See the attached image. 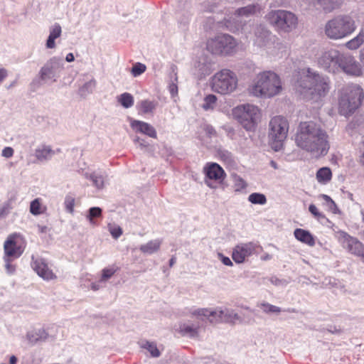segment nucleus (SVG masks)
<instances>
[{
  "label": "nucleus",
  "mask_w": 364,
  "mask_h": 364,
  "mask_svg": "<svg viewBox=\"0 0 364 364\" xmlns=\"http://www.w3.org/2000/svg\"><path fill=\"white\" fill-rule=\"evenodd\" d=\"M296 145L316 156L326 155L329 149V136L321 125L309 121L299 124L295 137Z\"/></svg>",
  "instance_id": "f257e3e1"
},
{
  "label": "nucleus",
  "mask_w": 364,
  "mask_h": 364,
  "mask_svg": "<svg viewBox=\"0 0 364 364\" xmlns=\"http://www.w3.org/2000/svg\"><path fill=\"white\" fill-rule=\"evenodd\" d=\"M296 90L307 99L325 96L330 89L328 77L316 75L310 70H299L292 79Z\"/></svg>",
  "instance_id": "f03ea898"
},
{
  "label": "nucleus",
  "mask_w": 364,
  "mask_h": 364,
  "mask_svg": "<svg viewBox=\"0 0 364 364\" xmlns=\"http://www.w3.org/2000/svg\"><path fill=\"white\" fill-rule=\"evenodd\" d=\"M283 90L280 77L269 70L259 73L248 87L250 95L262 98H272Z\"/></svg>",
  "instance_id": "7ed1b4c3"
},
{
  "label": "nucleus",
  "mask_w": 364,
  "mask_h": 364,
  "mask_svg": "<svg viewBox=\"0 0 364 364\" xmlns=\"http://www.w3.org/2000/svg\"><path fill=\"white\" fill-rule=\"evenodd\" d=\"M363 97V90L359 85H353L344 88L339 99L340 114L347 116L355 112L361 105Z\"/></svg>",
  "instance_id": "20e7f679"
},
{
  "label": "nucleus",
  "mask_w": 364,
  "mask_h": 364,
  "mask_svg": "<svg viewBox=\"0 0 364 364\" xmlns=\"http://www.w3.org/2000/svg\"><path fill=\"white\" fill-rule=\"evenodd\" d=\"M355 29V21L351 17L340 16L327 22L325 33L328 38L337 40L350 35Z\"/></svg>",
  "instance_id": "39448f33"
},
{
  "label": "nucleus",
  "mask_w": 364,
  "mask_h": 364,
  "mask_svg": "<svg viewBox=\"0 0 364 364\" xmlns=\"http://www.w3.org/2000/svg\"><path fill=\"white\" fill-rule=\"evenodd\" d=\"M238 43L229 34H219L207 42V50L214 55L228 56L237 50Z\"/></svg>",
  "instance_id": "423d86ee"
},
{
  "label": "nucleus",
  "mask_w": 364,
  "mask_h": 364,
  "mask_svg": "<svg viewBox=\"0 0 364 364\" xmlns=\"http://www.w3.org/2000/svg\"><path fill=\"white\" fill-rule=\"evenodd\" d=\"M232 114L242 127L247 131L255 129L260 117L259 109L250 104L238 105L233 108Z\"/></svg>",
  "instance_id": "0eeeda50"
},
{
  "label": "nucleus",
  "mask_w": 364,
  "mask_h": 364,
  "mask_svg": "<svg viewBox=\"0 0 364 364\" xmlns=\"http://www.w3.org/2000/svg\"><path fill=\"white\" fill-rule=\"evenodd\" d=\"M289 132L288 120L282 116H275L269 123V138L272 147L274 151H279L283 146V142L287 137Z\"/></svg>",
  "instance_id": "6e6552de"
},
{
  "label": "nucleus",
  "mask_w": 364,
  "mask_h": 364,
  "mask_svg": "<svg viewBox=\"0 0 364 364\" xmlns=\"http://www.w3.org/2000/svg\"><path fill=\"white\" fill-rule=\"evenodd\" d=\"M318 64L325 68H355L357 66L353 56L340 53L336 50L323 53Z\"/></svg>",
  "instance_id": "1a4fd4ad"
},
{
  "label": "nucleus",
  "mask_w": 364,
  "mask_h": 364,
  "mask_svg": "<svg viewBox=\"0 0 364 364\" xmlns=\"http://www.w3.org/2000/svg\"><path fill=\"white\" fill-rule=\"evenodd\" d=\"M237 85V76L230 70H220L212 78L213 90L223 95L233 92Z\"/></svg>",
  "instance_id": "9d476101"
},
{
  "label": "nucleus",
  "mask_w": 364,
  "mask_h": 364,
  "mask_svg": "<svg viewBox=\"0 0 364 364\" xmlns=\"http://www.w3.org/2000/svg\"><path fill=\"white\" fill-rule=\"evenodd\" d=\"M268 21L278 29L289 32L297 24V18L289 11H272L267 15Z\"/></svg>",
  "instance_id": "9b49d317"
},
{
  "label": "nucleus",
  "mask_w": 364,
  "mask_h": 364,
  "mask_svg": "<svg viewBox=\"0 0 364 364\" xmlns=\"http://www.w3.org/2000/svg\"><path fill=\"white\" fill-rule=\"evenodd\" d=\"M205 183L210 188L215 189L221 185L225 178L224 170L218 164H207L203 168Z\"/></svg>",
  "instance_id": "f8f14e48"
},
{
  "label": "nucleus",
  "mask_w": 364,
  "mask_h": 364,
  "mask_svg": "<svg viewBox=\"0 0 364 364\" xmlns=\"http://www.w3.org/2000/svg\"><path fill=\"white\" fill-rule=\"evenodd\" d=\"M24 247L25 242L20 235H10L4 245V256L17 259L23 254Z\"/></svg>",
  "instance_id": "ddd939ff"
},
{
  "label": "nucleus",
  "mask_w": 364,
  "mask_h": 364,
  "mask_svg": "<svg viewBox=\"0 0 364 364\" xmlns=\"http://www.w3.org/2000/svg\"><path fill=\"white\" fill-rule=\"evenodd\" d=\"M338 240L350 253L364 259V245L356 238L353 237L345 232H339Z\"/></svg>",
  "instance_id": "4468645a"
},
{
  "label": "nucleus",
  "mask_w": 364,
  "mask_h": 364,
  "mask_svg": "<svg viewBox=\"0 0 364 364\" xmlns=\"http://www.w3.org/2000/svg\"><path fill=\"white\" fill-rule=\"evenodd\" d=\"M259 246L253 242L237 245L232 251V257L236 263H242L245 259L256 252Z\"/></svg>",
  "instance_id": "2eb2a0df"
},
{
  "label": "nucleus",
  "mask_w": 364,
  "mask_h": 364,
  "mask_svg": "<svg viewBox=\"0 0 364 364\" xmlns=\"http://www.w3.org/2000/svg\"><path fill=\"white\" fill-rule=\"evenodd\" d=\"M193 316L201 320L207 319L211 323L222 322L223 310L210 308L198 309L191 312Z\"/></svg>",
  "instance_id": "dca6fc26"
},
{
  "label": "nucleus",
  "mask_w": 364,
  "mask_h": 364,
  "mask_svg": "<svg viewBox=\"0 0 364 364\" xmlns=\"http://www.w3.org/2000/svg\"><path fill=\"white\" fill-rule=\"evenodd\" d=\"M32 267L39 277L45 280L56 279V275L42 259H37L32 262Z\"/></svg>",
  "instance_id": "f3484780"
},
{
  "label": "nucleus",
  "mask_w": 364,
  "mask_h": 364,
  "mask_svg": "<svg viewBox=\"0 0 364 364\" xmlns=\"http://www.w3.org/2000/svg\"><path fill=\"white\" fill-rule=\"evenodd\" d=\"M55 70H41L39 76L33 81L31 86L35 90L39 85L51 83L55 81Z\"/></svg>",
  "instance_id": "a211bd4d"
},
{
  "label": "nucleus",
  "mask_w": 364,
  "mask_h": 364,
  "mask_svg": "<svg viewBox=\"0 0 364 364\" xmlns=\"http://www.w3.org/2000/svg\"><path fill=\"white\" fill-rule=\"evenodd\" d=\"M131 126L136 131L144 134L150 137L156 139L157 136L156 132L154 127L146 122L134 120L132 122Z\"/></svg>",
  "instance_id": "6ab92c4d"
},
{
  "label": "nucleus",
  "mask_w": 364,
  "mask_h": 364,
  "mask_svg": "<svg viewBox=\"0 0 364 364\" xmlns=\"http://www.w3.org/2000/svg\"><path fill=\"white\" fill-rule=\"evenodd\" d=\"M55 154V151L50 146L41 145L35 150V156L38 161L50 160Z\"/></svg>",
  "instance_id": "aec40b11"
},
{
  "label": "nucleus",
  "mask_w": 364,
  "mask_h": 364,
  "mask_svg": "<svg viewBox=\"0 0 364 364\" xmlns=\"http://www.w3.org/2000/svg\"><path fill=\"white\" fill-rule=\"evenodd\" d=\"M200 326L198 323H183L179 326V331L183 336L190 338H196L198 336Z\"/></svg>",
  "instance_id": "412c9836"
},
{
  "label": "nucleus",
  "mask_w": 364,
  "mask_h": 364,
  "mask_svg": "<svg viewBox=\"0 0 364 364\" xmlns=\"http://www.w3.org/2000/svg\"><path fill=\"white\" fill-rule=\"evenodd\" d=\"M294 237L300 242L311 247L315 245V238L309 231L301 228H297L294 230Z\"/></svg>",
  "instance_id": "4be33fe9"
},
{
  "label": "nucleus",
  "mask_w": 364,
  "mask_h": 364,
  "mask_svg": "<svg viewBox=\"0 0 364 364\" xmlns=\"http://www.w3.org/2000/svg\"><path fill=\"white\" fill-rule=\"evenodd\" d=\"M48 336V333L43 328L30 331L26 336L28 341L32 344L46 341Z\"/></svg>",
  "instance_id": "5701e85b"
},
{
  "label": "nucleus",
  "mask_w": 364,
  "mask_h": 364,
  "mask_svg": "<svg viewBox=\"0 0 364 364\" xmlns=\"http://www.w3.org/2000/svg\"><path fill=\"white\" fill-rule=\"evenodd\" d=\"M157 106V102L144 100L139 102L136 105V108L139 114H149L152 113Z\"/></svg>",
  "instance_id": "b1692460"
},
{
  "label": "nucleus",
  "mask_w": 364,
  "mask_h": 364,
  "mask_svg": "<svg viewBox=\"0 0 364 364\" xmlns=\"http://www.w3.org/2000/svg\"><path fill=\"white\" fill-rule=\"evenodd\" d=\"M62 30L59 24L55 23L50 30V34L46 42L48 48H54L55 47V40L61 35Z\"/></svg>",
  "instance_id": "393cba45"
},
{
  "label": "nucleus",
  "mask_w": 364,
  "mask_h": 364,
  "mask_svg": "<svg viewBox=\"0 0 364 364\" xmlns=\"http://www.w3.org/2000/svg\"><path fill=\"white\" fill-rule=\"evenodd\" d=\"M161 242L159 240H151L145 245L140 246L139 250L144 254H153L157 252L161 246Z\"/></svg>",
  "instance_id": "a878e982"
},
{
  "label": "nucleus",
  "mask_w": 364,
  "mask_h": 364,
  "mask_svg": "<svg viewBox=\"0 0 364 364\" xmlns=\"http://www.w3.org/2000/svg\"><path fill=\"white\" fill-rule=\"evenodd\" d=\"M237 321H241L240 317L233 310H223L222 322L235 323Z\"/></svg>",
  "instance_id": "bb28decb"
},
{
  "label": "nucleus",
  "mask_w": 364,
  "mask_h": 364,
  "mask_svg": "<svg viewBox=\"0 0 364 364\" xmlns=\"http://www.w3.org/2000/svg\"><path fill=\"white\" fill-rule=\"evenodd\" d=\"M332 173L329 168L323 167L318 170L316 173V179L321 183H326L331 181Z\"/></svg>",
  "instance_id": "cd10ccee"
},
{
  "label": "nucleus",
  "mask_w": 364,
  "mask_h": 364,
  "mask_svg": "<svg viewBox=\"0 0 364 364\" xmlns=\"http://www.w3.org/2000/svg\"><path fill=\"white\" fill-rule=\"evenodd\" d=\"M364 43V33L360 32L355 38L346 43V46L350 50L358 49Z\"/></svg>",
  "instance_id": "c85d7f7f"
},
{
  "label": "nucleus",
  "mask_w": 364,
  "mask_h": 364,
  "mask_svg": "<svg viewBox=\"0 0 364 364\" xmlns=\"http://www.w3.org/2000/svg\"><path fill=\"white\" fill-rule=\"evenodd\" d=\"M85 178L92 181L93 185L98 189L104 187V177L97 173H85Z\"/></svg>",
  "instance_id": "c756f323"
},
{
  "label": "nucleus",
  "mask_w": 364,
  "mask_h": 364,
  "mask_svg": "<svg viewBox=\"0 0 364 364\" xmlns=\"http://www.w3.org/2000/svg\"><path fill=\"white\" fill-rule=\"evenodd\" d=\"M96 86V82L95 80H91L89 82L85 83L80 89H79V95L85 97L89 94L92 93Z\"/></svg>",
  "instance_id": "7c9ffc66"
},
{
  "label": "nucleus",
  "mask_w": 364,
  "mask_h": 364,
  "mask_svg": "<svg viewBox=\"0 0 364 364\" xmlns=\"http://www.w3.org/2000/svg\"><path fill=\"white\" fill-rule=\"evenodd\" d=\"M117 100L124 108L131 107L134 105V97L128 92H124L118 96Z\"/></svg>",
  "instance_id": "2f4dec72"
},
{
  "label": "nucleus",
  "mask_w": 364,
  "mask_h": 364,
  "mask_svg": "<svg viewBox=\"0 0 364 364\" xmlns=\"http://www.w3.org/2000/svg\"><path fill=\"white\" fill-rule=\"evenodd\" d=\"M248 200L253 204L264 205L267 203L266 196L262 193H253L248 197Z\"/></svg>",
  "instance_id": "473e14b6"
},
{
  "label": "nucleus",
  "mask_w": 364,
  "mask_h": 364,
  "mask_svg": "<svg viewBox=\"0 0 364 364\" xmlns=\"http://www.w3.org/2000/svg\"><path fill=\"white\" fill-rule=\"evenodd\" d=\"M102 215V209L98 207L91 208L89 210V213L87 216V220L92 225H96V222L95 218L101 217Z\"/></svg>",
  "instance_id": "72a5a7b5"
},
{
  "label": "nucleus",
  "mask_w": 364,
  "mask_h": 364,
  "mask_svg": "<svg viewBox=\"0 0 364 364\" xmlns=\"http://www.w3.org/2000/svg\"><path fill=\"white\" fill-rule=\"evenodd\" d=\"M30 212L35 215H40L43 213L40 198H36L31 203Z\"/></svg>",
  "instance_id": "f704fd0d"
},
{
  "label": "nucleus",
  "mask_w": 364,
  "mask_h": 364,
  "mask_svg": "<svg viewBox=\"0 0 364 364\" xmlns=\"http://www.w3.org/2000/svg\"><path fill=\"white\" fill-rule=\"evenodd\" d=\"M263 312L266 314H279L282 310L279 307L272 305L268 303H262L259 306Z\"/></svg>",
  "instance_id": "c9c22d12"
},
{
  "label": "nucleus",
  "mask_w": 364,
  "mask_h": 364,
  "mask_svg": "<svg viewBox=\"0 0 364 364\" xmlns=\"http://www.w3.org/2000/svg\"><path fill=\"white\" fill-rule=\"evenodd\" d=\"M217 97L214 95H208L204 99L203 108L205 110L213 109L216 105Z\"/></svg>",
  "instance_id": "e433bc0d"
},
{
  "label": "nucleus",
  "mask_w": 364,
  "mask_h": 364,
  "mask_svg": "<svg viewBox=\"0 0 364 364\" xmlns=\"http://www.w3.org/2000/svg\"><path fill=\"white\" fill-rule=\"evenodd\" d=\"M142 348L149 350L153 357H159L160 355V352L156 347V345L154 343L146 341L142 344Z\"/></svg>",
  "instance_id": "4c0bfd02"
},
{
  "label": "nucleus",
  "mask_w": 364,
  "mask_h": 364,
  "mask_svg": "<svg viewBox=\"0 0 364 364\" xmlns=\"http://www.w3.org/2000/svg\"><path fill=\"white\" fill-rule=\"evenodd\" d=\"M234 186L236 191H240L246 188L247 183L245 181L239 176L235 175L233 176Z\"/></svg>",
  "instance_id": "58836bf2"
},
{
  "label": "nucleus",
  "mask_w": 364,
  "mask_h": 364,
  "mask_svg": "<svg viewBox=\"0 0 364 364\" xmlns=\"http://www.w3.org/2000/svg\"><path fill=\"white\" fill-rule=\"evenodd\" d=\"M256 11L255 6H247L236 11V14L238 16H247L250 14L255 13Z\"/></svg>",
  "instance_id": "ea45409f"
},
{
  "label": "nucleus",
  "mask_w": 364,
  "mask_h": 364,
  "mask_svg": "<svg viewBox=\"0 0 364 364\" xmlns=\"http://www.w3.org/2000/svg\"><path fill=\"white\" fill-rule=\"evenodd\" d=\"M16 258L4 256V260L5 262V267L9 274H13L16 271L15 265L12 264L11 262Z\"/></svg>",
  "instance_id": "a19ab883"
},
{
  "label": "nucleus",
  "mask_w": 364,
  "mask_h": 364,
  "mask_svg": "<svg viewBox=\"0 0 364 364\" xmlns=\"http://www.w3.org/2000/svg\"><path fill=\"white\" fill-rule=\"evenodd\" d=\"M173 78V80L171 81L168 86L169 92L173 97L177 95L178 94V78L176 74H174Z\"/></svg>",
  "instance_id": "79ce46f5"
},
{
  "label": "nucleus",
  "mask_w": 364,
  "mask_h": 364,
  "mask_svg": "<svg viewBox=\"0 0 364 364\" xmlns=\"http://www.w3.org/2000/svg\"><path fill=\"white\" fill-rule=\"evenodd\" d=\"M65 205L68 212L73 213L75 205V198L72 196H67L65 199Z\"/></svg>",
  "instance_id": "37998d69"
},
{
  "label": "nucleus",
  "mask_w": 364,
  "mask_h": 364,
  "mask_svg": "<svg viewBox=\"0 0 364 364\" xmlns=\"http://www.w3.org/2000/svg\"><path fill=\"white\" fill-rule=\"evenodd\" d=\"M116 270L112 268L104 269L102 270V277L101 279L100 280V282H105L106 280L109 279L114 274Z\"/></svg>",
  "instance_id": "c03bdc74"
},
{
  "label": "nucleus",
  "mask_w": 364,
  "mask_h": 364,
  "mask_svg": "<svg viewBox=\"0 0 364 364\" xmlns=\"http://www.w3.org/2000/svg\"><path fill=\"white\" fill-rule=\"evenodd\" d=\"M309 212L317 219L324 218L323 214L320 213L315 205L311 204L309 207Z\"/></svg>",
  "instance_id": "a18cd8bd"
},
{
  "label": "nucleus",
  "mask_w": 364,
  "mask_h": 364,
  "mask_svg": "<svg viewBox=\"0 0 364 364\" xmlns=\"http://www.w3.org/2000/svg\"><path fill=\"white\" fill-rule=\"evenodd\" d=\"M109 232L112 235V236L117 239L119 237H120L122 235V230L119 226H114L109 228Z\"/></svg>",
  "instance_id": "49530a36"
},
{
  "label": "nucleus",
  "mask_w": 364,
  "mask_h": 364,
  "mask_svg": "<svg viewBox=\"0 0 364 364\" xmlns=\"http://www.w3.org/2000/svg\"><path fill=\"white\" fill-rule=\"evenodd\" d=\"M204 131H205L206 135L209 137L216 136V132L212 126L205 125L204 127Z\"/></svg>",
  "instance_id": "de8ad7c7"
},
{
  "label": "nucleus",
  "mask_w": 364,
  "mask_h": 364,
  "mask_svg": "<svg viewBox=\"0 0 364 364\" xmlns=\"http://www.w3.org/2000/svg\"><path fill=\"white\" fill-rule=\"evenodd\" d=\"M348 75L360 76L362 75V70H342Z\"/></svg>",
  "instance_id": "09e8293b"
},
{
  "label": "nucleus",
  "mask_w": 364,
  "mask_h": 364,
  "mask_svg": "<svg viewBox=\"0 0 364 364\" xmlns=\"http://www.w3.org/2000/svg\"><path fill=\"white\" fill-rule=\"evenodd\" d=\"M14 154V149L11 147H6L2 151V156L6 158H10Z\"/></svg>",
  "instance_id": "8fccbe9b"
},
{
  "label": "nucleus",
  "mask_w": 364,
  "mask_h": 364,
  "mask_svg": "<svg viewBox=\"0 0 364 364\" xmlns=\"http://www.w3.org/2000/svg\"><path fill=\"white\" fill-rule=\"evenodd\" d=\"M326 205L331 211H332L334 213H337V205L332 199L328 203H326Z\"/></svg>",
  "instance_id": "3c124183"
},
{
  "label": "nucleus",
  "mask_w": 364,
  "mask_h": 364,
  "mask_svg": "<svg viewBox=\"0 0 364 364\" xmlns=\"http://www.w3.org/2000/svg\"><path fill=\"white\" fill-rule=\"evenodd\" d=\"M220 256L222 257V262L225 265H227V266L232 265V262L229 257H224L222 255H220Z\"/></svg>",
  "instance_id": "603ef678"
},
{
  "label": "nucleus",
  "mask_w": 364,
  "mask_h": 364,
  "mask_svg": "<svg viewBox=\"0 0 364 364\" xmlns=\"http://www.w3.org/2000/svg\"><path fill=\"white\" fill-rule=\"evenodd\" d=\"M145 70H131V73L133 77H137L140 75H141Z\"/></svg>",
  "instance_id": "864d4df0"
},
{
  "label": "nucleus",
  "mask_w": 364,
  "mask_h": 364,
  "mask_svg": "<svg viewBox=\"0 0 364 364\" xmlns=\"http://www.w3.org/2000/svg\"><path fill=\"white\" fill-rule=\"evenodd\" d=\"M7 76L6 70H0V82Z\"/></svg>",
  "instance_id": "5fc2aeb1"
},
{
  "label": "nucleus",
  "mask_w": 364,
  "mask_h": 364,
  "mask_svg": "<svg viewBox=\"0 0 364 364\" xmlns=\"http://www.w3.org/2000/svg\"><path fill=\"white\" fill-rule=\"evenodd\" d=\"M100 283V282L98 283H92L91 284V289L94 291H97V290L100 289V288L101 287Z\"/></svg>",
  "instance_id": "6e6d98bb"
},
{
  "label": "nucleus",
  "mask_w": 364,
  "mask_h": 364,
  "mask_svg": "<svg viewBox=\"0 0 364 364\" xmlns=\"http://www.w3.org/2000/svg\"><path fill=\"white\" fill-rule=\"evenodd\" d=\"M66 60L68 62H72L74 60V55L73 53H68L67 55H66V58H65Z\"/></svg>",
  "instance_id": "4d7b16f0"
},
{
  "label": "nucleus",
  "mask_w": 364,
  "mask_h": 364,
  "mask_svg": "<svg viewBox=\"0 0 364 364\" xmlns=\"http://www.w3.org/2000/svg\"><path fill=\"white\" fill-rule=\"evenodd\" d=\"M9 363L10 364H16L17 363V358L15 355H12L10 357V359H9Z\"/></svg>",
  "instance_id": "13d9d810"
},
{
  "label": "nucleus",
  "mask_w": 364,
  "mask_h": 364,
  "mask_svg": "<svg viewBox=\"0 0 364 364\" xmlns=\"http://www.w3.org/2000/svg\"><path fill=\"white\" fill-rule=\"evenodd\" d=\"M321 197L326 201V204L331 200V198L325 194H321Z\"/></svg>",
  "instance_id": "bf43d9fd"
},
{
  "label": "nucleus",
  "mask_w": 364,
  "mask_h": 364,
  "mask_svg": "<svg viewBox=\"0 0 364 364\" xmlns=\"http://www.w3.org/2000/svg\"><path fill=\"white\" fill-rule=\"evenodd\" d=\"M132 68H135V69H137V68H146V66L141 63H136V65H134Z\"/></svg>",
  "instance_id": "052dcab7"
},
{
  "label": "nucleus",
  "mask_w": 364,
  "mask_h": 364,
  "mask_svg": "<svg viewBox=\"0 0 364 364\" xmlns=\"http://www.w3.org/2000/svg\"><path fill=\"white\" fill-rule=\"evenodd\" d=\"M137 143H139V144L141 146H146V145L144 144V140H141L139 138H137L135 140Z\"/></svg>",
  "instance_id": "680f3d73"
},
{
  "label": "nucleus",
  "mask_w": 364,
  "mask_h": 364,
  "mask_svg": "<svg viewBox=\"0 0 364 364\" xmlns=\"http://www.w3.org/2000/svg\"><path fill=\"white\" fill-rule=\"evenodd\" d=\"M48 228L46 226H38L41 232H46Z\"/></svg>",
  "instance_id": "e2e57ef3"
},
{
  "label": "nucleus",
  "mask_w": 364,
  "mask_h": 364,
  "mask_svg": "<svg viewBox=\"0 0 364 364\" xmlns=\"http://www.w3.org/2000/svg\"><path fill=\"white\" fill-rule=\"evenodd\" d=\"M271 258H272V256L269 254H265L264 255H263L262 257V260H268V259H270Z\"/></svg>",
  "instance_id": "0e129e2a"
},
{
  "label": "nucleus",
  "mask_w": 364,
  "mask_h": 364,
  "mask_svg": "<svg viewBox=\"0 0 364 364\" xmlns=\"http://www.w3.org/2000/svg\"><path fill=\"white\" fill-rule=\"evenodd\" d=\"M176 262V258L175 257H172L170 260H169V265L170 267H172Z\"/></svg>",
  "instance_id": "69168bd1"
},
{
  "label": "nucleus",
  "mask_w": 364,
  "mask_h": 364,
  "mask_svg": "<svg viewBox=\"0 0 364 364\" xmlns=\"http://www.w3.org/2000/svg\"><path fill=\"white\" fill-rule=\"evenodd\" d=\"M360 163L363 165H364V153L363 154V155L361 156L360 157Z\"/></svg>",
  "instance_id": "338daca9"
},
{
  "label": "nucleus",
  "mask_w": 364,
  "mask_h": 364,
  "mask_svg": "<svg viewBox=\"0 0 364 364\" xmlns=\"http://www.w3.org/2000/svg\"><path fill=\"white\" fill-rule=\"evenodd\" d=\"M360 60L364 64V51L360 54Z\"/></svg>",
  "instance_id": "774afa93"
}]
</instances>
